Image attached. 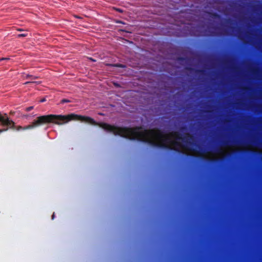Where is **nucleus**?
Returning a JSON list of instances; mask_svg holds the SVG:
<instances>
[{
    "instance_id": "nucleus-1",
    "label": "nucleus",
    "mask_w": 262,
    "mask_h": 262,
    "mask_svg": "<svg viewBox=\"0 0 262 262\" xmlns=\"http://www.w3.org/2000/svg\"><path fill=\"white\" fill-rule=\"evenodd\" d=\"M3 118L6 120L7 123L6 124L1 123L2 126L17 131L31 129L50 123L60 125L72 120H79L88 122L93 125L99 126L104 130L113 133L115 135L122 137V127H118L104 122H97L91 117L75 114H70L68 115L50 114L40 116L37 117L31 124L25 126H16L15 123L12 120L10 119L6 113L3 114Z\"/></svg>"
},
{
    "instance_id": "nucleus-2",
    "label": "nucleus",
    "mask_w": 262,
    "mask_h": 262,
    "mask_svg": "<svg viewBox=\"0 0 262 262\" xmlns=\"http://www.w3.org/2000/svg\"><path fill=\"white\" fill-rule=\"evenodd\" d=\"M139 141L157 147L171 149L166 143L169 139L164 132L159 129H144L137 133Z\"/></svg>"
},
{
    "instance_id": "nucleus-3",
    "label": "nucleus",
    "mask_w": 262,
    "mask_h": 262,
    "mask_svg": "<svg viewBox=\"0 0 262 262\" xmlns=\"http://www.w3.org/2000/svg\"><path fill=\"white\" fill-rule=\"evenodd\" d=\"M171 135L175 136L177 140H181L183 142L184 144L183 145V147L184 148H187L190 150L196 152L202 155L207 152L206 151L205 149L202 148L200 146H199V150H197L194 148H189V146H192L194 145V143L192 142L194 139V137L190 133H186L183 137L182 136V135L180 133L176 132H172Z\"/></svg>"
},
{
    "instance_id": "nucleus-4",
    "label": "nucleus",
    "mask_w": 262,
    "mask_h": 262,
    "mask_svg": "<svg viewBox=\"0 0 262 262\" xmlns=\"http://www.w3.org/2000/svg\"><path fill=\"white\" fill-rule=\"evenodd\" d=\"M186 69L190 71H195V73L197 74H204L205 73V71L203 70H195L193 68H190V67H187L186 68Z\"/></svg>"
},
{
    "instance_id": "nucleus-5",
    "label": "nucleus",
    "mask_w": 262,
    "mask_h": 262,
    "mask_svg": "<svg viewBox=\"0 0 262 262\" xmlns=\"http://www.w3.org/2000/svg\"><path fill=\"white\" fill-rule=\"evenodd\" d=\"M106 66L107 67H117V68H125L126 67V66L125 65L121 64V63H115V64L106 63Z\"/></svg>"
},
{
    "instance_id": "nucleus-6",
    "label": "nucleus",
    "mask_w": 262,
    "mask_h": 262,
    "mask_svg": "<svg viewBox=\"0 0 262 262\" xmlns=\"http://www.w3.org/2000/svg\"><path fill=\"white\" fill-rule=\"evenodd\" d=\"M3 114H2L1 112H0V123H3L4 124H6L7 122L5 121L6 120H4L3 118Z\"/></svg>"
},
{
    "instance_id": "nucleus-7",
    "label": "nucleus",
    "mask_w": 262,
    "mask_h": 262,
    "mask_svg": "<svg viewBox=\"0 0 262 262\" xmlns=\"http://www.w3.org/2000/svg\"><path fill=\"white\" fill-rule=\"evenodd\" d=\"M38 77L34 76L31 75L27 74L26 76V78L27 79H31L32 80L37 79Z\"/></svg>"
},
{
    "instance_id": "nucleus-8",
    "label": "nucleus",
    "mask_w": 262,
    "mask_h": 262,
    "mask_svg": "<svg viewBox=\"0 0 262 262\" xmlns=\"http://www.w3.org/2000/svg\"><path fill=\"white\" fill-rule=\"evenodd\" d=\"M178 60L179 61H187L188 60V58H186V57H179L178 58Z\"/></svg>"
},
{
    "instance_id": "nucleus-9",
    "label": "nucleus",
    "mask_w": 262,
    "mask_h": 262,
    "mask_svg": "<svg viewBox=\"0 0 262 262\" xmlns=\"http://www.w3.org/2000/svg\"><path fill=\"white\" fill-rule=\"evenodd\" d=\"M230 141L227 140V141H225L223 142V145L225 146H230L231 145L230 144Z\"/></svg>"
},
{
    "instance_id": "nucleus-10",
    "label": "nucleus",
    "mask_w": 262,
    "mask_h": 262,
    "mask_svg": "<svg viewBox=\"0 0 262 262\" xmlns=\"http://www.w3.org/2000/svg\"><path fill=\"white\" fill-rule=\"evenodd\" d=\"M28 35L27 33H23V34H19L17 35L18 37H26Z\"/></svg>"
},
{
    "instance_id": "nucleus-11",
    "label": "nucleus",
    "mask_w": 262,
    "mask_h": 262,
    "mask_svg": "<svg viewBox=\"0 0 262 262\" xmlns=\"http://www.w3.org/2000/svg\"><path fill=\"white\" fill-rule=\"evenodd\" d=\"M212 16L214 18H219L220 16L216 13H213L211 14Z\"/></svg>"
},
{
    "instance_id": "nucleus-12",
    "label": "nucleus",
    "mask_w": 262,
    "mask_h": 262,
    "mask_svg": "<svg viewBox=\"0 0 262 262\" xmlns=\"http://www.w3.org/2000/svg\"><path fill=\"white\" fill-rule=\"evenodd\" d=\"M70 102V100L69 99H63L61 100V103H68V102Z\"/></svg>"
},
{
    "instance_id": "nucleus-13",
    "label": "nucleus",
    "mask_w": 262,
    "mask_h": 262,
    "mask_svg": "<svg viewBox=\"0 0 262 262\" xmlns=\"http://www.w3.org/2000/svg\"><path fill=\"white\" fill-rule=\"evenodd\" d=\"M221 151V149L220 148H216L214 149V152L216 154L220 153Z\"/></svg>"
},
{
    "instance_id": "nucleus-14",
    "label": "nucleus",
    "mask_w": 262,
    "mask_h": 262,
    "mask_svg": "<svg viewBox=\"0 0 262 262\" xmlns=\"http://www.w3.org/2000/svg\"><path fill=\"white\" fill-rule=\"evenodd\" d=\"M134 135H135V129H134V128H133L132 127V141H133L135 139Z\"/></svg>"
},
{
    "instance_id": "nucleus-15",
    "label": "nucleus",
    "mask_w": 262,
    "mask_h": 262,
    "mask_svg": "<svg viewBox=\"0 0 262 262\" xmlns=\"http://www.w3.org/2000/svg\"><path fill=\"white\" fill-rule=\"evenodd\" d=\"M33 109V106H29V107H26L25 110H26V111L29 112V111H31Z\"/></svg>"
},
{
    "instance_id": "nucleus-16",
    "label": "nucleus",
    "mask_w": 262,
    "mask_h": 262,
    "mask_svg": "<svg viewBox=\"0 0 262 262\" xmlns=\"http://www.w3.org/2000/svg\"><path fill=\"white\" fill-rule=\"evenodd\" d=\"M172 143L174 145H176L177 146H180V145H181L180 144L179 142H178L177 141H174V142H173Z\"/></svg>"
},
{
    "instance_id": "nucleus-17",
    "label": "nucleus",
    "mask_w": 262,
    "mask_h": 262,
    "mask_svg": "<svg viewBox=\"0 0 262 262\" xmlns=\"http://www.w3.org/2000/svg\"><path fill=\"white\" fill-rule=\"evenodd\" d=\"M40 83V82H35V81H27L25 83V84H28L29 83Z\"/></svg>"
},
{
    "instance_id": "nucleus-18",
    "label": "nucleus",
    "mask_w": 262,
    "mask_h": 262,
    "mask_svg": "<svg viewBox=\"0 0 262 262\" xmlns=\"http://www.w3.org/2000/svg\"><path fill=\"white\" fill-rule=\"evenodd\" d=\"M8 129L9 128H8L7 127H6V128L4 129H0V134L4 132L7 131Z\"/></svg>"
},
{
    "instance_id": "nucleus-19",
    "label": "nucleus",
    "mask_w": 262,
    "mask_h": 262,
    "mask_svg": "<svg viewBox=\"0 0 262 262\" xmlns=\"http://www.w3.org/2000/svg\"><path fill=\"white\" fill-rule=\"evenodd\" d=\"M10 60V58H0V61H3V60Z\"/></svg>"
},
{
    "instance_id": "nucleus-20",
    "label": "nucleus",
    "mask_w": 262,
    "mask_h": 262,
    "mask_svg": "<svg viewBox=\"0 0 262 262\" xmlns=\"http://www.w3.org/2000/svg\"><path fill=\"white\" fill-rule=\"evenodd\" d=\"M242 90H244V91H248V90H249L250 89L249 88H247V87H244V88H242Z\"/></svg>"
},
{
    "instance_id": "nucleus-21",
    "label": "nucleus",
    "mask_w": 262,
    "mask_h": 262,
    "mask_svg": "<svg viewBox=\"0 0 262 262\" xmlns=\"http://www.w3.org/2000/svg\"><path fill=\"white\" fill-rule=\"evenodd\" d=\"M186 129V127H185V126H182V127H181V128H180V129H181V130H185Z\"/></svg>"
},
{
    "instance_id": "nucleus-22",
    "label": "nucleus",
    "mask_w": 262,
    "mask_h": 262,
    "mask_svg": "<svg viewBox=\"0 0 262 262\" xmlns=\"http://www.w3.org/2000/svg\"><path fill=\"white\" fill-rule=\"evenodd\" d=\"M174 150L177 152H180V150L178 148H174Z\"/></svg>"
},
{
    "instance_id": "nucleus-23",
    "label": "nucleus",
    "mask_w": 262,
    "mask_h": 262,
    "mask_svg": "<svg viewBox=\"0 0 262 262\" xmlns=\"http://www.w3.org/2000/svg\"><path fill=\"white\" fill-rule=\"evenodd\" d=\"M89 59H90L91 60H92V61H94V62L96 61V60H95V59H93V58H91H91H90Z\"/></svg>"
},
{
    "instance_id": "nucleus-24",
    "label": "nucleus",
    "mask_w": 262,
    "mask_h": 262,
    "mask_svg": "<svg viewBox=\"0 0 262 262\" xmlns=\"http://www.w3.org/2000/svg\"><path fill=\"white\" fill-rule=\"evenodd\" d=\"M217 160H216V159H212V160H211V161H213V162H214V161H216Z\"/></svg>"
},
{
    "instance_id": "nucleus-25",
    "label": "nucleus",
    "mask_w": 262,
    "mask_h": 262,
    "mask_svg": "<svg viewBox=\"0 0 262 262\" xmlns=\"http://www.w3.org/2000/svg\"><path fill=\"white\" fill-rule=\"evenodd\" d=\"M17 30L19 31H22L23 30L21 29H18Z\"/></svg>"
},
{
    "instance_id": "nucleus-26",
    "label": "nucleus",
    "mask_w": 262,
    "mask_h": 262,
    "mask_svg": "<svg viewBox=\"0 0 262 262\" xmlns=\"http://www.w3.org/2000/svg\"><path fill=\"white\" fill-rule=\"evenodd\" d=\"M54 216H55V214H53L52 215V219H54Z\"/></svg>"
},
{
    "instance_id": "nucleus-27",
    "label": "nucleus",
    "mask_w": 262,
    "mask_h": 262,
    "mask_svg": "<svg viewBox=\"0 0 262 262\" xmlns=\"http://www.w3.org/2000/svg\"><path fill=\"white\" fill-rule=\"evenodd\" d=\"M45 101V99H42L40 101L41 102H44Z\"/></svg>"
},
{
    "instance_id": "nucleus-28",
    "label": "nucleus",
    "mask_w": 262,
    "mask_h": 262,
    "mask_svg": "<svg viewBox=\"0 0 262 262\" xmlns=\"http://www.w3.org/2000/svg\"><path fill=\"white\" fill-rule=\"evenodd\" d=\"M124 40H125V41H127V42H130L129 40H128L124 39Z\"/></svg>"
},
{
    "instance_id": "nucleus-29",
    "label": "nucleus",
    "mask_w": 262,
    "mask_h": 262,
    "mask_svg": "<svg viewBox=\"0 0 262 262\" xmlns=\"http://www.w3.org/2000/svg\"><path fill=\"white\" fill-rule=\"evenodd\" d=\"M117 10H118V11H119V12H122V11H121L120 9H117Z\"/></svg>"
},
{
    "instance_id": "nucleus-30",
    "label": "nucleus",
    "mask_w": 262,
    "mask_h": 262,
    "mask_svg": "<svg viewBox=\"0 0 262 262\" xmlns=\"http://www.w3.org/2000/svg\"><path fill=\"white\" fill-rule=\"evenodd\" d=\"M10 114H13V113L12 112H10Z\"/></svg>"
},
{
    "instance_id": "nucleus-31",
    "label": "nucleus",
    "mask_w": 262,
    "mask_h": 262,
    "mask_svg": "<svg viewBox=\"0 0 262 262\" xmlns=\"http://www.w3.org/2000/svg\"><path fill=\"white\" fill-rule=\"evenodd\" d=\"M259 154H262V153H261V152H260Z\"/></svg>"
}]
</instances>
